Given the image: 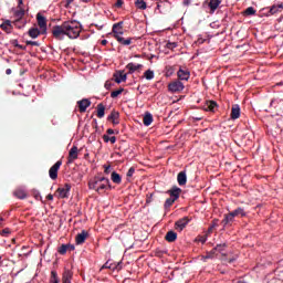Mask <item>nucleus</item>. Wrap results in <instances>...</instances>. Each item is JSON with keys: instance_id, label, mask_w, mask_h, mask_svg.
Here are the masks:
<instances>
[{"instance_id": "nucleus-1", "label": "nucleus", "mask_w": 283, "mask_h": 283, "mask_svg": "<svg viewBox=\"0 0 283 283\" xmlns=\"http://www.w3.org/2000/svg\"><path fill=\"white\" fill-rule=\"evenodd\" d=\"M82 30L83 27L81 25V22L76 20H69L60 25L53 27L52 35L56 41H63L65 36L69 39H76L77 36H81Z\"/></svg>"}, {"instance_id": "nucleus-2", "label": "nucleus", "mask_w": 283, "mask_h": 283, "mask_svg": "<svg viewBox=\"0 0 283 283\" xmlns=\"http://www.w3.org/2000/svg\"><path fill=\"white\" fill-rule=\"evenodd\" d=\"M109 187V179L105 177H95L88 182V188L94 189L97 193H105V190Z\"/></svg>"}, {"instance_id": "nucleus-3", "label": "nucleus", "mask_w": 283, "mask_h": 283, "mask_svg": "<svg viewBox=\"0 0 283 283\" xmlns=\"http://www.w3.org/2000/svg\"><path fill=\"white\" fill-rule=\"evenodd\" d=\"M113 32L116 41L120 43L122 45H132V38H123V24L122 23H116L113 25Z\"/></svg>"}, {"instance_id": "nucleus-4", "label": "nucleus", "mask_w": 283, "mask_h": 283, "mask_svg": "<svg viewBox=\"0 0 283 283\" xmlns=\"http://www.w3.org/2000/svg\"><path fill=\"white\" fill-rule=\"evenodd\" d=\"M61 165H63L62 160H57L49 170V176L51 180H56L59 178V169H61Z\"/></svg>"}, {"instance_id": "nucleus-5", "label": "nucleus", "mask_w": 283, "mask_h": 283, "mask_svg": "<svg viewBox=\"0 0 283 283\" xmlns=\"http://www.w3.org/2000/svg\"><path fill=\"white\" fill-rule=\"evenodd\" d=\"M38 25L42 34H48V20L41 13L36 14Z\"/></svg>"}, {"instance_id": "nucleus-6", "label": "nucleus", "mask_w": 283, "mask_h": 283, "mask_svg": "<svg viewBox=\"0 0 283 283\" xmlns=\"http://www.w3.org/2000/svg\"><path fill=\"white\" fill-rule=\"evenodd\" d=\"M168 90L172 93L182 92V90H185V84L180 81H175L168 84Z\"/></svg>"}, {"instance_id": "nucleus-7", "label": "nucleus", "mask_w": 283, "mask_h": 283, "mask_svg": "<svg viewBox=\"0 0 283 283\" xmlns=\"http://www.w3.org/2000/svg\"><path fill=\"white\" fill-rule=\"evenodd\" d=\"M70 189H72V186L70 184H65L63 187L57 188V198H67V196L70 195Z\"/></svg>"}, {"instance_id": "nucleus-8", "label": "nucleus", "mask_w": 283, "mask_h": 283, "mask_svg": "<svg viewBox=\"0 0 283 283\" xmlns=\"http://www.w3.org/2000/svg\"><path fill=\"white\" fill-rule=\"evenodd\" d=\"M189 222H191V219H189V217H184L176 221L175 228L177 231H182L189 224Z\"/></svg>"}, {"instance_id": "nucleus-9", "label": "nucleus", "mask_w": 283, "mask_h": 283, "mask_svg": "<svg viewBox=\"0 0 283 283\" xmlns=\"http://www.w3.org/2000/svg\"><path fill=\"white\" fill-rule=\"evenodd\" d=\"M90 105H92V101H90L87 98H83L82 101L77 102L78 111L81 112V114H85V112H87V107H90Z\"/></svg>"}, {"instance_id": "nucleus-10", "label": "nucleus", "mask_w": 283, "mask_h": 283, "mask_svg": "<svg viewBox=\"0 0 283 283\" xmlns=\"http://www.w3.org/2000/svg\"><path fill=\"white\" fill-rule=\"evenodd\" d=\"M1 30L6 32L7 34H12V31L14 30V27L12 25V21L6 20L0 24Z\"/></svg>"}, {"instance_id": "nucleus-11", "label": "nucleus", "mask_w": 283, "mask_h": 283, "mask_svg": "<svg viewBox=\"0 0 283 283\" xmlns=\"http://www.w3.org/2000/svg\"><path fill=\"white\" fill-rule=\"evenodd\" d=\"M14 17H15V21L13 22L14 25H17V28H21L19 27V21H21V19H23V17H25V9L23 8H18V10L14 11Z\"/></svg>"}, {"instance_id": "nucleus-12", "label": "nucleus", "mask_w": 283, "mask_h": 283, "mask_svg": "<svg viewBox=\"0 0 283 283\" xmlns=\"http://www.w3.org/2000/svg\"><path fill=\"white\" fill-rule=\"evenodd\" d=\"M13 196L19 200H25L28 198V190L25 188H18L13 191Z\"/></svg>"}, {"instance_id": "nucleus-13", "label": "nucleus", "mask_w": 283, "mask_h": 283, "mask_svg": "<svg viewBox=\"0 0 283 283\" xmlns=\"http://www.w3.org/2000/svg\"><path fill=\"white\" fill-rule=\"evenodd\" d=\"M227 249V243L218 244L211 252H209L205 258L208 260V258H213L214 253H222Z\"/></svg>"}, {"instance_id": "nucleus-14", "label": "nucleus", "mask_w": 283, "mask_h": 283, "mask_svg": "<svg viewBox=\"0 0 283 283\" xmlns=\"http://www.w3.org/2000/svg\"><path fill=\"white\" fill-rule=\"evenodd\" d=\"M78 158V147L73 146L69 151V163H73Z\"/></svg>"}, {"instance_id": "nucleus-15", "label": "nucleus", "mask_w": 283, "mask_h": 283, "mask_svg": "<svg viewBox=\"0 0 283 283\" xmlns=\"http://www.w3.org/2000/svg\"><path fill=\"white\" fill-rule=\"evenodd\" d=\"M119 118H120V113L116 111H112V113L108 116V120H111L113 125H118L120 123Z\"/></svg>"}, {"instance_id": "nucleus-16", "label": "nucleus", "mask_w": 283, "mask_h": 283, "mask_svg": "<svg viewBox=\"0 0 283 283\" xmlns=\"http://www.w3.org/2000/svg\"><path fill=\"white\" fill-rule=\"evenodd\" d=\"M74 273L71 270H64L62 274V283H72V277Z\"/></svg>"}, {"instance_id": "nucleus-17", "label": "nucleus", "mask_w": 283, "mask_h": 283, "mask_svg": "<svg viewBox=\"0 0 283 283\" xmlns=\"http://www.w3.org/2000/svg\"><path fill=\"white\" fill-rule=\"evenodd\" d=\"M115 83H125L127 81V74H125L123 71H119L118 73L114 74Z\"/></svg>"}, {"instance_id": "nucleus-18", "label": "nucleus", "mask_w": 283, "mask_h": 283, "mask_svg": "<svg viewBox=\"0 0 283 283\" xmlns=\"http://www.w3.org/2000/svg\"><path fill=\"white\" fill-rule=\"evenodd\" d=\"M220 0H208V7L210 8V12L214 13L218 8H220Z\"/></svg>"}, {"instance_id": "nucleus-19", "label": "nucleus", "mask_w": 283, "mask_h": 283, "mask_svg": "<svg viewBox=\"0 0 283 283\" xmlns=\"http://www.w3.org/2000/svg\"><path fill=\"white\" fill-rule=\"evenodd\" d=\"M177 76L179 81H189V76H191V74L189 73V71L180 69L177 72Z\"/></svg>"}, {"instance_id": "nucleus-20", "label": "nucleus", "mask_w": 283, "mask_h": 283, "mask_svg": "<svg viewBox=\"0 0 283 283\" xmlns=\"http://www.w3.org/2000/svg\"><path fill=\"white\" fill-rule=\"evenodd\" d=\"M87 231L83 230L81 233H78L76 237H75V242L76 244H83L85 242V240H87Z\"/></svg>"}, {"instance_id": "nucleus-21", "label": "nucleus", "mask_w": 283, "mask_h": 283, "mask_svg": "<svg viewBox=\"0 0 283 283\" xmlns=\"http://www.w3.org/2000/svg\"><path fill=\"white\" fill-rule=\"evenodd\" d=\"M140 67H143V64H134L132 62L126 65L128 74H134V72H137V70H140Z\"/></svg>"}, {"instance_id": "nucleus-22", "label": "nucleus", "mask_w": 283, "mask_h": 283, "mask_svg": "<svg viewBox=\"0 0 283 283\" xmlns=\"http://www.w3.org/2000/svg\"><path fill=\"white\" fill-rule=\"evenodd\" d=\"M231 118H232V120H237V118H240V105L234 104L232 106Z\"/></svg>"}, {"instance_id": "nucleus-23", "label": "nucleus", "mask_w": 283, "mask_h": 283, "mask_svg": "<svg viewBox=\"0 0 283 283\" xmlns=\"http://www.w3.org/2000/svg\"><path fill=\"white\" fill-rule=\"evenodd\" d=\"M177 181L180 187L187 185V172L180 171L177 176Z\"/></svg>"}, {"instance_id": "nucleus-24", "label": "nucleus", "mask_w": 283, "mask_h": 283, "mask_svg": "<svg viewBox=\"0 0 283 283\" xmlns=\"http://www.w3.org/2000/svg\"><path fill=\"white\" fill-rule=\"evenodd\" d=\"M102 269H111V271H120V263H109L107 261Z\"/></svg>"}, {"instance_id": "nucleus-25", "label": "nucleus", "mask_w": 283, "mask_h": 283, "mask_svg": "<svg viewBox=\"0 0 283 283\" xmlns=\"http://www.w3.org/2000/svg\"><path fill=\"white\" fill-rule=\"evenodd\" d=\"M28 34L31 39H38L40 34H43V32L39 28H31Z\"/></svg>"}, {"instance_id": "nucleus-26", "label": "nucleus", "mask_w": 283, "mask_h": 283, "mask_svg": "<svg viewBox=\"0 0 283 283\" xmlns=\"http://www.w3.org/2000/svg\"><path fill=\"white\" fill-rule=\"evenodd\" d=\"M234 218H244L247 217V211H244V208H237L231 212Z\"/></svg>"}, {"instance_id": "nucleus-27", "label": "nucleus", "mask_w": 283, "mask_h": 283, "mask_svg": "<svg viewBox=\"0 0 283 283\" xmlns=\"http://www.w3.org/2000/svg\"><path fill=\"white\" fill-rule=\"evenodd\" d=\"M233 220H235V217L231 212H229L228 214H224V218L222 220L223 227L231 224V222H233Z\"/></svg>"}, {"instance_id": "nucleus-28", "label": "nucleus", "mask_w": 283, "mask_h": 283, "mask_svg": "<svg viewBox=\"0 0 283 283\" xmlns=\"http://www.w3.org/2000/svg\"><path fill=\"white\" fill-rule=\"evenodd\" d=\"M165 238L167 242H176V240L178 239V233L174 231H168Z\"/></svg>"}, {"instance_id": "nucleus-29", "label": "nucleus", "mask_w": 283, "mask_h": 283, "mask_svg": "<svg viewBox=\"0 0 283 283\" xmlns=\"http://www.w3.org/2000/svg\"><path fill=\"white\" fill-rule=\"evenodd\" d=\"M180 188L175 187L171 190L168 191V193H170V198H174L175 200H177L178 198H180Z\"/></svg>"}, {"instance_id": "nucleus-30", "label": "nucleus", "mask_w": 283, "mask_h": 283, "mask_svg": "<svg viewBox=\"0 0 283 283\" xmlns=\"http://www.w3.org/2000/svg\"><path fill=\"white\" fill-rule=\"evenodd\" d=\"M111 179L113 180V182L115 185H120V182H123V179L120 178V175L116 171H113L111 175Z\"/></svg>"}, {"instance_id": "nucleus-31", "label": "nucleus", "mask_w": 283, "mask_h": 283, "mask_svg": "<svg viewBox=\"0 0 283 283\" xmlns=\"http://www.w3.org/2000/svg\"><path fill=\"white\" fill-rule=\"evenodd\" d=\"M283 4H274L270 8V14H277V12H282Z\"/></svg>"}, {"instance_id": "nucleus-32", "label": "nucleus", "mask_w": 283, "mask_h": 283, "mask_svg": "<svg viewBox=\"0 0 283 283\" xmlns=\"http://www.w3.org/2000/svg\"><path fill=\"white\" fill-rule=\"evenodd\" d=\"M49 283H61V279H59V274L56 273V271L51 272Z\"/></svg>"}, {"instance_id": "nucleus-33", "label": "nucleus", "mask_w": 283, "mask_h": 283, "mask_svg": "<svg viewBox=\"0 0 283 283\" xmlns=\"http://www.w3.org/2000/svg\"><path fill=\"white\" fill-rule=\"evenodd\" d=\"M151 123H154V116H151V114L148 113L144 116V125L146 127H149V125H151Z\"/></svg>"}, {"instance_id": "nucleus-34", "label": "nucleus", "mask_w": 283, "mask_h": 283, "mask_svg": "<svg viewBox=\"0 0 283 283\" xmlns=\"http://www.w3.org/2000/svg\"><path fill=\"white\" fill-rule=\"evenodd\" d=\"M135 6L138 10H147V2L145 0H136Z\"/></svg>"}, {"instance_id": "nucleus-35", "label": "nucleus", "mask_w": 283, "mask_h": 283, "mask_svg": "<svg viewBox=\"0 0 283 283\" xmlns=\"http://www.w3.org/2000/svg\"><path fill=\"white\" fill-rule=\"evenodd\" d=\"M105 116V105L98 104L97 105V118H103Z\"/></svg>"}, {"instance_id": "nucleus-36", "label": "nucleus", "mask_w": 283, "mask_h": 283, "mask_svg": "<svg viewBox=\"0 0 283 283\" xmlns=\"http://www.w3.org/2000/svg\"><path fill=\"white\" fill-rule=\"evenodd\" d=\"M103 140L104 143H111L112 145H114L116 143V137L115 136L109 137L108 135H103Z\"/></svg>"}, {"instance_id": "nucleus-37", "label": "nucleus", "mask_w": 283, "mask_h": 283, "mask_svg": "<svg viewBox=\"0 0 283 283\" xmlns=\"http://www.w3.org/2000/svg\"><path fill=\"white\" fill-rule=\"evenodd\" d=\"M123 92H125V88H119L117 91H113L111 93V98H118V96H120V94H123Z\"/></svg>"}, {"instance_id": "nucleus-38", "label": "nucleus", "mask_w": 283, "mask_h": 283, "mask_svg": "<svg viewBox=\"0 0 283 283\" xmlns=\"http://www.w3.org/2000/svg\"><path fill=\"white\" fill-rule=\"evenodd\" d=\"M216 107H218V104L213 101H210L207 103V109H209V112H213V109H216Z\"/></svg>"}, {"instance_id": "nucleus-39", "label": "nucleus", "mask_w": 283, "mask_h": 283, "mask_svg": "<svg viewBox=\"0 0 283 283\" xmlns=\"http://www.w3.org/2000/svg\"><path fill=\"white\" fill-rule=\"evenodd\" d=\"M144 76L147 81H151V78H154V71L151 70H147L145 73H144Z\"/></svg>"}, {"instance_id": "nucleus-40", "label": "nucleus", "mask_w": 283, "mask_h": 283, "mask_svg": "<svg viewBox=\"0 0 283 283\" xmlns=\"http://www.w3.org/2000/svg\"><path fill=\"white\" fill-rule=\"evenodd\" d=\"M174 202H176V199L174 197L168 198L165 202V208L169 209V207H171V205H174Z\"/></svg>"}, {"instance_id": "nucleus-41", "label": "nucleus", "mask_w": 283, "mask_h": 283, "mask_svg": "<svg viewBox=\"0 0 283 283\" xmlns=\"http://www.w3.org/2000/svg\"><path fill=\"white\" fill-rule=\"evenodd\" d=\"M59 253L65 255L67 253V244H62L59 249Z\"/></svg>"}, {"instance_id": "nucleus-42", "label": "nucleus", "mask_w": 283, "mask_h": 283, "mask_svg": "<svg viewBox=\"0 0 283 283\" xmlns=\"http://www.w3.org/2000/svg\"><path fill=\"white\" fill-rule=\"evenodd\" d=\"M166 48H167L168 50H176V48H178V43H176V42H168V43L166 44Z\"/></svg>"}, {"instance_id": "nucleus-43", "label": "nucleus", "mask_w": 283, "mask_h": 283, "mask_svg": "<svg viewBox=\"0 0 283 283\" xmlns=\"http://www.w3.org/2000/svg\"><path fill=\"white\" fill-rule=\"evenodd\" d=\"M245 14H247L248 17H251V15L255 14V9H254L253 7L248 8V9L245 10Z\"/></svg>"}, {"instance_id": "nucleus-44", "label": "nucleus", "mask_w": 283, "mask_h": 283, "mask_svg": "<svg viewBox=\"0 0 283 283\" xmlns=\"http://www.w3.org/2000/svg\"><path fill=\"white\" fill-rule=\"evenodd\" d=\"M12 45H14V48H19V50H25V46L19 44V40H13Z\"/></svg>"}, {"instance_id": "nucleus-45", "label": "nucleus", "mask_w": 283, "mask_h": 283, "mask_svg": "<svg viewBox=\"0 0 283 283\" xmlns=\"http://www.w3.org/2000/svg\"><path fill=\"white\" fill-rule=\"evenodd\" d=\"M11 233L10 229L9 228H6L3 229L1 232H0V235H2L3 238H8V235Z\"/></svg>"}, {"instance_id": "nucleus-46", "label": "nucleus", "mask_w": 283, "mask_h": 283, "mask_svg": "<svg viewBox=\"0 0 283 283\" xmlns=\"http://www.w3.org/2000/svg\"><path fill=\"white\" fill-rule=\"evenodd\" d=\"M208 234L200 235L197 238V242H201V244H205L207 242Z\"/></svg>"}, {"instance_id": "nucleus-47", "label": "nucleus", "mask_w": 283, "mask_h": 283, "mask_svg": "<svg viewBox=\"0 0 283 283\" xmlns=\"http://www.w3.org/2000/svg\"><path fill=\"white\" fill-rule=\"evenodd\" d=\"M216 227H218V222L213 221L211 227H209V229H208L207 235H209V233H213V229H216Z\"/></svg>"}, {"instance_id": "nucleus-48", "label": "nucleus", "mask_w": 283, "mask_h": 283, "mask_svg": "<svg viewBox=\"0 0 283 283\" xmlns=\"http://www.w3.org/2000/svg\"><path fill=\"white\" fill-rule=\"evenodd\" d=\"M136 172V169L134 167H130L127 171V178H132V176H134V174Z\"/></svg>"}, {"instance_id": "nucleus-49", "label": "nucleus", "mask_w": 283, "mask_h": 283, "mask_svg": "<svg viewBox=\"0 0 283 283\" xmlns=\"http://www.w3.org/2000/svg\"><path fill=\"white\" fill-rule=\"evenodd\" d=\"M27 45H33L35 48H39L40 44L36 41H27Z\"/></svg>"}, {"instance_id": "nucleus-50", "label": "nucleus", "mask_w": 283, "mask_h": 283, "mask_svg": "<svg viewBox=\"0 0 283 283\" xmlns=\"http://www.w3.org/2000/svg\"><path fill=\"white\" fill-rule=\"evenodd\" d=\"M123 3H124L123 0H117L115 3V8H123Z\"/></svg>"}, {"instance_id": "nucleus-51", "label": "nucleus", "mask_w": 283, "mask_h": 283, "mask_svg": "<svg viewBox=\"0 0 283 283\" xmlns=\"http://www.w3.org/2000/svg\"><path fill=\"white\" fill-rule=\"evenodd\" d=\"M112 169V166H109V165H105L104 166V172L105 174H109V170Z\"/></svg>"}, {"instance_id": "nucleus-52", "label": "nucleus", "mask_w": 283, "mask_h": 283, "mask_svg": "<svg viewBox=\"0 0 283 283\" xmlns=\"http://www.w3.org/2000/svg\"><path fill=\"white\" fill-rule=\"evenodd\" d=\"M66 247H67V251H74V245H72V244H66Z\"/></svg>"}, {"instance_id": "nucleus-53", "label": "nucleus", "mask_w": 283, "mask_h": 283, "mask_svg": "<svg viewBox=\"0 0 283 283\" xmlns=\"http://www.w3.org/2000/svg\"><path fill=\"white\" fill-rule=\"evenodd\" d=\"M46 199L54 200V196L52 193H50V195L46 196Z\"/></svg>"}, {"instance_id": "nucleus-54", "label": "nucleus", "mask_w": 283, "mask_h": 283, "mask_svg": "<svg viewBox=\"0 0 283 283\" xmlns=\"http://www.w3.org/2000/svg\"><path fill=\"white\" fill-rule=\"evenodd\" d=\"M105 87H106V90H109V87H112V84L109 82H106Z\"/></svg>"}, {"instance_id": "nucleus-55", "label": "nucleus", "mask_w": 283, "mask_h": 283, "mask_svg": "<svg viewBox=\"0 0 283 283\" xmlns=\"http://www.w3.org/2000/svg\"><path fill=\"white\" fill-rule=\"evenodd\" d=\"M18 3H19L18 8H23V7H21V6H23V0H19Z\"/></svg>"}, {"instance_id": "nucleus-56", "label": "nucleus", "mask_w": 283, "mask_h": 283, "mask_svg": "<svg viewBox=\"0 0 283 283\" xmlns=\"http://www.w3.org/2000/svg\"><path fill=\"white\" fill-rule=\"evenodd\" d=\"M106 132H107V134H109V135L114 134V129H112V128H108Z\"/></svg>"}, {"instance_id": "nucleus-57", "label": "nucleus", "mask_w": 283, "mask_h": 283, "mask_svg": "<svg viewBox=\"0 0 283 283\" xmlns=\"http://www.w3.org/2000/svg\"><path fill=\"white\" fill-rule=\"evenodd\" d=\"M154 195H150V197L147 198L146 202L149 205V202H151V198Z\"/></svg>"}, {"instance_id": "nucleus-58", "label": "nucleus", "mask_w": 283, "mask_h": 283, "mask_svg": "<svg viewBox=\"0 0 283 283\" xmlns=\"http://www.w3.org/2000/svg\"><path fill=\"white\" fill-rule=\"evenodd\" d=\"M6 74H8V75L12 74V70L11 69H7Z\"/></svg>"}, {"instance_id": "nucleus-59", "label": "nucleus", "mask_w": 283, "mask_h": 283, "mask_svg": "<svg viewBox=\"0 0 283 283\" xmlns=\"http://www.w3.org/2000/svg\"><path fill=\"white\" fill-rule=\"evenodd\" d=\"M102 45H107V40H102Z\"/></svg>"}, {"instance_id": "nucleus-60", "label": "nucleus", "mask_w": 283, "mask_h": 283, "mask_svg": "<svg viewBox=\"0 0 283 283\" xmlns=\"http://www.w3.org/2000/svg\"><path fill=\"white\" fill-rule=\"evenodd\" d=\"M184 6H189V0H185Z\"/></svg>"}, {"instance_id": "nucleus-61", "label": "nucleus", "mask_w": 283, "mask_h": 283, "mask_svg": "<svg viewBox=\"0 0 283 283\" xmlns=\"http://www.w3.org/2000/svg\"><path fill=\"white\" fill-rule=\"evenodd\" d=\"M72 3V0H67V6H70Z\"/></svg>"}, {"instance_id": "nucleus-62", "label": "nucleus", "mask_w": 283, "mask_h": 283, "mask_svg": "<svg viewBox=\"0 0 283 283\" xmlns=\"http://www.w3.org/2000/svg\"><path fill=\"white\" fill-rule=\"evenodd\" d=\"M84 1H86V2H87V1H90V0H84Z\"/></svg>"}, {"instance_id": "nucleus-63", "label": "nucleus", "mask_w": 283, "mask_h": 283, "mask_svg": "<svg viewBox=\"0 0 283 283\" xmlns=\"http://www.w3.org/2000/svg\"><path fill=\"white\" fill-rule=\"evenodd\" d=\"M0 262H1V255H0Z\"/></svg>"}]
</instances>
